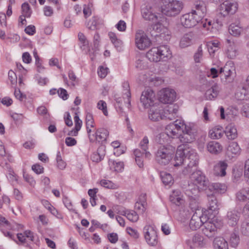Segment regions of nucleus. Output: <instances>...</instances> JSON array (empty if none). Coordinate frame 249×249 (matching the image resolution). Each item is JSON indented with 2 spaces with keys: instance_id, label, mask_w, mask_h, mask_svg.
Here are the masks:
<instances>
[{
  "instance_id": "obj_1",
  "label": "nucleus",
  "mask_w": 249,
  "mask_h": 249,
  "mask_svg": "<svg viewBox=\"0 0 249 249\" xmlns=\"http://www.w3.org/2000/svg\"><path fill=\"white\" fill-rule=\"evenodd\" d=\"M175 148L170 145H160L155 153L156 162L161 165H166L173 158Z\"/></svg>"
},
{
  "instance_id": "obj_2",
  "label": "nucleus",
  "mask_w": 249,
  "mask_h": 249,
  "mask_svg": "<svg viewBox=\"0 0 249 249\" xmlns=\"http://www.w3.org/2000/svg\"><path fill=\"white\" fill-rule=\"evenodd\" d=\"M161 11L168 17H175L183 8V3L178 0H161Z\"/></svg>"
},
{
  "instance_id": "obj_3",
  "label": "nucleus",
  "mask_w": 249,
  "mask_h": 249,
  "mask_svg": "<svg viewBox=\"0 0 249 249\" xmlns=\"http://www.w3.org/2000/svg\"><path fill=\"white\" fill-rule=\"evenodd\" d=\"M171 55L169 47L163 45L152 48L146 53V56L150 61L158 62L166 60L171 57Z\"/></svg>"
},
{
  "instance_id": "obj_4",
  "label": "nucleus",
  "mask_w": 249,
  "mask_h": 249,
  "mask_svg": "<svg viewBox=\"0 0 249 249\" xmlns=\"http://www.w3.org/2000/svg\"><path fill=\"white\" fill-rule=\"evenodd\" d=\"M185 150V165L182 172L184 174H187L195 171L198 164V156L194 149L184 147Z\"/></svg>"
},
{
  "instance_id": "obj_5",
  "label": "nucleus",
  "mask_w": 249,
  "mask_h": 249,
  "mask_svg": "<svg viewBox=\"0 0 249 249\" xmlns=\"http://www.w3.org/2000/svg\"><path fill=\"white\" fill-rule=\"evenodd\" d=\"M197 126L194 124L189 123L185 124L182 134L178 138L182 143H191L194 141L197 133Z\"/></svg>"
},
{
  "instance_id": "obj_6",
  "label": "nucleus",
  "mask_w": 249,
  "mask_h": 249,
  "mask_svg": "<svg viewBox=\"0 0 249 249\" xmlns=\"http://www.w3.org/2000/svg\"><path fill=\"white\" fill-rule=\"evenodd\" d=\"M238 4L236 2L226 0L219 6L218 16L219 18H222L233 15L236 12Z\"/></svg>"
},
{
  "instance_id": "obj_7",
  "label": "nucleus",
  "mask_w": 249,
  "mask_h": 249,
  "mask_svg": "<svg viewBox=\"0 0 249 249\" xmlns=\"http://www.w3.org/2000/svg\"><path fill=\"white\" fill-rule=\"evenodd\" d=\"M148 111L149 118L153 121H159L163 119L162 111L163 107L160 103H155L152 106H150Z\"/></svg>"
},
{
  "instance_id": "obj_8",
  "label": "nucleus",
  "mask_w": 249,
  "mask_h": 249,
  "mask_svg": "<svg viewBox=\"0 0 249 249\" xmlns=\"http://www.w3.org/2000/svg\"><path fill=\"white\" fill-rule=\"evenodd\" d=\"M193 172L191 178L193 183L198 186L201 190L205 189L209 183V181L206 179L205 175L199 170Z\"/></svg>"
},
{
  "instance_id": "obj_9",
  "label": "nucleus",
  "mask_w": 249,
  "mask_h": 249,
  "mask_svg": "<svg viewBox=\"0 0 249 249\" xmlns=\"http://www.w3.org/2000/svg\"><path fill=\"white\" fill-rule=\"evenodd\" d=\"M192 12L183 15L180 18L181 24L185 28H191L196 26L200 19Z\"/></svg>"
},
{
  "instance_id": "obj_10",
  "label": "nucleus",
  "mask_w": 249,
  "mask_h": 249,
  "mask_svg": "<svg viewBox=\"0 0 249 249\" xmlns=\"http://www.w3.org/2000/svg\"><path fill=\"white\" fill-rule=\"evenodd\" d=\"M155 100V94L153 91L149 88L142 92L140 98L141 102L145 108H148L154 104Z\"/></svg>"
},
{
  "instance_id": "obj_11",
  "label": "nucleus",
  "mask_w": 249,
  "mask_h": 249,
  "mask_svg": "<svg viewBox=\"0 0 249 249\" xmlns=\"http://www.w3.org/2000/svg\"><path fill=\"white\" fill-rule=\"evenodd\" d=\"M176 97V93L174 89L166 88L160 91L159 101L163 104H169L173 102Z\"/></svg>"
},
{
  "instance_id": "obj_12",
  "label": "nucleus",
  "mask_w": 249,
  "mask_h": 249,
  "mask_svg": "<svg viewBox=\"0 0 249 249\" xmlns=\"http://www.w3.org/2000/svg\"><path fill=\"white\" fill-rule=\"evenodd\" d=\"M201 189L198 186L195 184H189L188 188L185 191V194L188 196L191 202L190 203V207L194 204L196 206V200L198 197V194Z\"/></svg>"
},
{
  "instance_id": "obj_13",
  "label": "nucleus",
  "mask_w": 249,
  "mask_h": 249,
  "mask_svg": "<svg viewBox=\"0 0 249 249\" xmlns=\"http://www.w3.org/2000/svg\"><path fill=\"white\" fill-rule=\"evenodd\" d=\"M135 43L137 47L140 50H144L150 46L151 44L150 39L142 30H140L136 33Z\"/></svg>"
},
{
  "instance_id": "obj_14",
  "label": "nucleus",
  "mask_w": 249,
  "mask_h": 249,
  "mask_svg": "<svg viewBox=\"0 0 249 249\" xmlns=\"http://www.w3.org/2000/svg\"><path fill=\"white\" fill-rule=\"evenodd\" d=\"M196 206L194 207L196 210L190 221L189 226L192 230H196L203 224L204 222L202 219L203 213L199 209H196Z\"/></svg>"
},
{
  "instance_id": "obj_15",
  "label": "nucleus",
  "mask_w": 249,
  "mask_h": 249,
  "mask_svg": "<svg viewBox=\"0 0 249 249\" xmlns=\"http://www.w3.org/2000/svg\"><path fill=\"white\" fill-rule=\"evenodd\" d=\"M144 238L148 245L155 246L158 244L157 232L152 227L148 226L144 228Z\"/></svg>"
},
{
  "instance_id": "obj_16",
  "label": "nucleus",
  "mask_w": 249,
  "mask_h": 249,
  "mask_svg": "<svg viewBox=\"0 0 249 249\" xmlns=\"http://www.w3.org/2000/svg\"><path fill=\"white\" fill-rule=\"evenodd\" d=\"M178 107L176 104H170L163 109V119L172 120L177 116Z\"/></svg>"
},
{
  "instance_id": "obj_17",
  "label": "nucleus",
  "mask_w": 249,
  "mask_h": 249,
  "mask_svg": "<svg viewBox=\"0 0 249 249\" xmlns=\"http://www.w3.org/2000/svg\"><path fill=\"white\" fill-rule=\"evenodd\" d=\"M219 73L222 79L224 78L228 82H231L233 79L235 69L233 67L226 65L223 68L220 69Z\"/></svg>"
},
{
  "instance_id": "obj_18",
  "label": "nucleus",
  "mask_w": 249,
  "mask_h": 249,
  "mask_svg": "<svg viewBox=\"0 0 249 249\" xmlns=\"http://www.w3.org/2000/svg\"><path fill=\"white\" fill-rule=\"evenodd\" d=\"M184 145H179L177 150L174 158L173 165L175 167L178 168L183 164L185 165V150Z\"/></svg>"
},
{
  "instance_id": "obj_19",
  "label": "nucleus",
  "mask_w": 249,
  "mask_h": 249,
  "mask_svg": "<svg viewBox=\"0 0 249 249\" xmlns=\"http://www.w3.org/2000/svg\"><path fill=\"white\" fill-rule=\"evenodd\" d=\"M169 199L172 203L178 206H181L184 203L183 196L179 190H173Z\"/></svg>"
},
{
  "instance_id": "obj_20",
  "label": "nucleus",
  "mask_w": 249,
  "mask_h": 249,
  "mask_svg": "<svg viewBox=\"0 0 249 249\" xmlns=\"http://www.w3.org/2000/svg\"><path fill=\"white\" fill-rule=\"evenodd\" d=\"M239 217L240 213L235 210H232L227 212L226 219L230 226H235L238 223Z\"/></svg>"
},
{
  "instance_id": "obj_21",
  "label": "nucleus",
  "mask_w": 249,
  "mask_h": 249,
  "mask_svg": "<svg viewBox=\"0 0 249 249\" xmlns=\"http://www.w3.org/2000/svg\"><path fill=\"white\" fill-rule=\"evenodd\" d=\"M141 12L142 17L147 20H156L157 19V16L153 13V10L150 5H144L142 7Z\"/></svg>"
},
{
  "instance_id": "obj_22",
  "label": "nucleus",
  "mask_w": 249,
  "mask_h": 249,
  "mask_svg": "<svg viewBox=\"0 0 249 249\" xmlns=\"http://www.w3.org/2000/svg\"><path fill=\"white\" fill-rule=\"evenodd\" d=\"M241 152V148L237 142H230L227 148L226 154L229 158H233L239 155Z\"/></svg>"
},
{
  "instance_id": "obj_23",
  "label": "nucleus",
  "mask_w": 249,
  "mask_h": 249,
  "mask_svg": "<svg viewBox=\"0 0 249 249\" xmlns=\"http://www.w3.org/2000/svg\"><path fill=\"white\" fill-rule=\"evenodd\" d=\"M203 224H204V228L202 230L203 233L209 237L213 236L217 229V226L213 221L206 222Z\"/></svg>"
},
{
  "instance_id": "obj_24",
  "label": "nucleus",
  "mask_w": 249,
  "mask_h": 249,
  "mask_svg": "<svg viewBox=\"0 0 249 249\" xmlns=\"http://www.w3.org/2000/svg\"><path fill=\"white\" fill-rule=\"evenodd\" d=\"M195 10H192V12L194 13L200 19L206 12L205 3L203 1H196L195 3Z\"/></svg>"
},
{
  "instance_id": "obj_25",
  "label": "nucleus",
  "mask_w": 249,
  "mask_h": 249,
  "mask_svg": "<svg viewBox=\"0 0 249 249\" xmlns=\"http://www.w3.org/2000/svg\"><path fill=\"white\" fill-rule=\"evenodd\" d=\"M186 244L192 249L203 246V238L199 234L195 235L191 239L186 241Z\"/></svg>"
},
{
  "instance_id": "obj_26",
  "label": "nucleus",
  "mask_w": 249,
  "mask_h": 249,
  "mask_svg": "<svg viewBox=\"0 0 249 249\" xmlns=\"http://www.w3.org/2000/svg\"><path fill=\"white\" fill-rule=\"evenodd\" d=\"M106 154V147L104 145L99 146L97 151L94 152L91 156V160L93 162H98L101 161Z\"/></svg>"
},
{
  "instance_id": "obj_27",
  "label": "nucleus",
  "mask_w": 249,
  "mask_h": 249,
  "mask_svg": "<svg viewBox=\"0 0 249 249\" xmlns=\"http://www.w3.org/2000/svg\"><path fill=\"white\" fill-rule=\"evenodd\" d=\"M224 132L229 140H234L238 136L237 129L233 124H228L226 127Z\"/></svg>"
},
{
  "instance_id": "obj_28",
  "label": "nucleus",
  "mask_w": 249,
  "mask_h": 249,
  "mask_svg": "<svg viewBox=\"0 0 249 249\" xmlns=\"http://www.w3.org/2000/svg\"><path fill=\"white\" fill-rule=\"evenodd\" d=\"M227 55L230 59L234 58L237 55V49L233 42L230 39H227Z\"/></svg>"
},
{
  "instance_id": "obj_29",
  "label": "nucleus",
  "mask_w": 249,
  "mask_h": 249,
  "mask_svg": "<svg viewBox=\"0 0 249 249\" xmlns=\"http://www.w3.org/2000/svg\"><path fill=\"white\" fill-rule=\"evenodd\" d=\"M220 91V88L216 84H214L211 88L206 90L205 97L206 99L212 100L217 97Z\"/></svg>"
},
{
  "instance_id": "obj_30",
  "label": "nucleus",
  "mask_w": 249,
  "mask_h": 249,
  "mask_svg": "<svg viewBox=\"0 0 249 249\" xmlns=\"http://www.w3.org/2000/svg\"><path fill=\"white\" fill-rule=\"evenodd\" d=\"M149 140L147 136H144L139 143V147L142 150V152L144 154V158L150 160L152 157V154L147 151L148 149Z\"/></svg>"
},
{
  "instance_id": "obj_31",
  "label": "nucleus",
  "mask_w": 249,
  "mask_h": 249,
  "mask_svg": "<svg viewBox=\"0 0 249 249\" xmlns=\"http://www.w3.org/2000/svg\"><path fill=\"white\" fill-rule=\"evenodd\" d=\"M208 207L209 210L216 212L219 209L218 202L215 196L213 194L208 195Z\"/></svg>"
},
{
  "instance_id": "obj_32",
  "label": "nucleus",
  "mask_w": 249,
  "mask_h": 249,
  "mask_svg": "<svg viewBox=\"0 0 249 249\" xmlns=\"http://www.w3.org/2000/svg\"><path fill=\"white\" fill-rule=\"evenodd\" d=\"M207 148L210 153L217 154L221 152L222 146L219 143L212 141L207 144Z\"/></svg>"
},
{
  "instance_id": "obj_33",
  "label": "nucleus",
  "mask_w": 249,
  "mask_h": 249,
  "mask_svg": "<svg viewBox=\"0 0 249 249\" xmlns=\"http://www.w3.org/2000/svg\"><path fill=\"white\" fill-rule=\"evenodd\" d=\"M108 134L107 130L104 128H100L96 130L95 133V139L99 142H103L106 141Z\"/></svg>"
},
{
  "instance_id": "obj_34",
  "label": "nucleus",
  "mask_w": 249,
  "mask_h": 249,
  "mask_svg": "<svg viewBox=\"0 0 249 249\" xmlns=\"http://www.w3.org/2000/svg\"><path fill=\"white\" fill-rule=\"evenodd\" d=\"M213 243L214 249H228V243L223 237H216Z\"/></svg>"
},
{
  "instance_id": "obj_35",
  "label": "nucleus",
  "mask_w": 249,
  "mask_h": 249,
  "mask_svg": "<svg viewBox=\"0 0 249 249\" xmlns=\"http://www.w3.org/2000/svg\"><path fill=\"white\" fill-rule=\"evenodd\" d=\"M74 120L75 123L74 128L69 132L68 135L69 136H76L82 126V122L79 119L78 115H76L74 116Z\"/></svg>"
},
{
  "instance_id": "obj_36",
  "label": "nucleus",
  "mask_w": 249,
  "mask_h": 249,
  "mask_svg": "<svg viewBox=\"0 0 249 249\" xmlns=\"http://www.w3.org/2000/svg\"><path fill=\"white\" fill-rule=\"evenodd\" d=\"M227 168V164L224 161H220L214 166L215 174L220 176H224L226 174V170Z\"/></svg>"
},
{
  "instance_id": "obj_37",
  "label": "nucleus",
  "mask_w": 249,
  "mask_h": 249,
  "mask_svg": "<svg viewBox=\"0 0 249 249\" xmlns=\"http://www.w3.org/2000/svg\"><path fill=\"white\" fill-rule=\"evenodd\" d=\"M192 35L191 33L185 34L181 38L179 46L182 48H186L190 46L192 44Z\"/></svg>"
},
{
  "instance_id": "obj_38",
  "label": "nucleus",
  "mask_w": 249,
  "mask_h": 249,
  "mask_svg": "<svg viewBox=\"0 0 249 249\" xmlns=\"http://www.w3.org/2000/svg\"><path fill=\"white\" fill-rule=\"evenodd\" d=\"M108 164L111 170L116 172H120L124 168V163L122 161H117L112 160H109Z\"/></svg>"
},
{
  "instance_id": "obj_39",
  "label": "nucleus",
  "mask_w": 249,
  "mask_h": 249,
  "mask_svg": "<svg viewBox=\"0 0 249 249\" xmlns=\"http://www.w3.org/2000/svg\"><path fill=\"white\" fill-rule=\"evenodd\" d=\"M236 197L240 201H244L249 199V188H244L240 190L237 193Z\"/></svg>"
},
{
  "instance_id": "obj_40",
  "label": "nucleus",
  "mask_w": 249,
  "mask_h": 249,
  "mask_svg": "<svg viewBox=\"0 0 249 249\" xmlns=\"http://www.w3.org/2000/svg\"><path fill=\"white\" fill-rule=\"evenodd\" d=\"M124 89V94L126 96L127 107L129 108L130 107L131 93L130 91L129 84L128 82H124L122 85Z\"/></svg>"
},
{
  "instance_id": "obj_41",
  "label": "nucleus",
  "mask_w": 249,
  "mask_h": 249,
  "mask_svg": "<svg viewBox=\"0 0 249 249\" xmlns=\"http://www.w3.org/2000/svg\"><path fill=\"white\" fill-rule=\"evenodd\" d=\"M134 154L135 156V161L140 168H142L143 166L142 157H144L143 152L139 149H136L134 151Z\"/></svg>"
},
{
  "instance_id": "obj_42",
  "label": "nucleus",
  "mask_w": 249,
  "mask_h": 249,
  "mask_svg": "<svg viewBox=\"0 0 249 249\" xmlns=\"http://www.w3.org/2000/svg\"><path fill=\"white\" fill-rule=\"evenodd\" d=\"M210 190L214 191L215 193L222 194L226 192V186L220 183H214L210 186Z\"/></svg>"
},
{
  "instance_id": "obj_43",
  "label": "nucleus",
  "mask_w": 249,
  "mask_h": 249,
  "mask_svg": "<svg viewBox=\"0 0 249 249\" xmlns=\"http://www.w3.org/2000/svg\"><path fill=\"white\" fill-rule=\"evenodd\" d=\"M108 36L112 42L114 44L115 47L118 50L120 51L122 48L123 42L122 40L117 38L116 35L115 33L109 32Z\"/></svg>"
},
{
  "instance_id": "obj_44",
  "label": "nucleus",
  "mask_w": 249,
  "mask_h": 249,
  "mask_svg": "<svg viewBox=\"0 0 249 249\" xmlns=\"http://www.w3.org/2000/svg\"><path fill=\"white\" fill-rule=\"evenodd\" d=\"M229 31L231 35L233 36H238L241 34L242 29L239 25L232 23L229 27Z\"/></svg>"
},
{
  "instance_id": "obj_45",
  "label": "nucleus",
  "mask_w": 249,
  "mask_h": 249,
  "mask_svg": "<svg viewBox=\"0 0 249 249\" xmlns=\"http://www.w3.org/2000/svg\"><path fill=\"white\" fill-rule=\"evenodd\" d=\"M223 135V131L220 128L214 127L211 129L209 136L211 139H218L221 138Z\"/></svg>"
},
{
  "instance_id": "obj_46",
  "label": "nucleus",
  "mask_w": 249,
  "mask_h": 249,
  "mask_svg": "<svg viewBox=\"0 0 249 249\" xmlns=\"http://www.w3.org/2000/svg\"><path fill=\"white\" fill-rule=\"evenodd\" d=\"M161 178L162 181V182L165 185H171L174 183V179L172 175L166 172H163L161 174Z\"/></svg>"
},
{
  "instance_id": "obj_47",
  "label": "nucleus",
  "mask_w": 249,
  "mask_h": 249,
  "mask_svg": "<svg viewBox=\"0 0 249 249\" xmlns=\"http://www.w3.org/2000/svg\"><path fill=\"white\" fill-rule=\"evenodd\" d=\"M235 97L238 100H247L248 97L246 89L244 87L238 89L235 93Z\"/></svg>"
},
{
  "instance_id": "obj_48",
  "label": "nucleus",
  "mask_w": 249,
  "mask_h": 249,
  "mask_svg": "<svg viewBox=\"0 0 249 249\" xmlns=\"http://www.w3.org/2000/svg\"><path fill=\"white\" fill-rule=\"evenodd\" d=\"M143 200H140V201H137L135 205V210L139 213L142 214L145 210V199L144 196H142Z\"/></svg>"
},
{
  "instance_id": "obj_49",
  "label": "nucleus",
  "mask_w": 249,
  "mask_h": 249,
  "mask_svg": "<svg viewBox=\"0 0 249 249\" xmlns=\"http://www.w3.org/2000/svg\"><path fill=\"white\" fill-rule=\"evenodd\" d=\"M165 131L168 137L174 138L179 136L178 135V131L174 127L173 125H171L170 124L166 126Z\"/></svg>"
},
{
  "instance_id": "obj_50",
  "label": "nucleus",
  "mask_w": 249,
  "mask_h": 249,
  "mask_svg": "<svg viewBox=\"0 0 249 249\" xmlns=\"http://www.w3.org/2000/svg\"><path fill=\"white\" fill-rule=\"evenodd\" d=\"M136 67L140 70L146 69L148 68V64L144 57H141L136 61Z\"/></svg>"
},
{
  "instance_id": "obj_51",
  "label": "nucleus",
  "mask_w": 249,
  "mask_h": 249,
  "mask_svg": "<svg viewBox=\"0 0 249 249\" xmlns=\"http://www.w3.org/2000/svg\"><path fill=\"white\" fill-rule=\"evenodd\" d=\"M100 19L98 17L94 16L92 19L87 23V27L91 30H95L96 29L97 25L99 23Z\"/></svg>"
},
{
  "instance_id": "obj_52",
  "label": "nucleus",
  "mask_w": 249,
  "mask_h": 249,
  "mask_svg": "<svg viewBox=\"0 0 249 249\" xmlns=\"http://www.w3.org/2000/svg\"><path fill=\"white\" fill-rule=\"evenodd\" d=\"M239 236L237 234H236L234 232L231 233L230 237L229 243L232 247H237L239 243Z\"/></svg>"
},
{
  "instance_id": "obj_53",
  "label": "nucleus",
  "mask_w": 249,
  "mask_h": 249,
  "mask_svg": "<svg viewBox=\"0 0 249 249\" xmlns=\"http://www.w3.org/2000/svg\"><path fill=\"white\" fill-rule=\"evenodd\" d=\"M124 215L129 221L133 222L137 221L139 219L138 214L134 211L127 210Z\"/></svg>"
},
{
  "instance_id": "obj_54",
  "label": "nucleus",
  "mask_w": 249,
  "mask_h": 249,
  "mask_svg": "<svg viewBox=\"0 0 249 249\" xmlns=\"http://www.w3.org/2000/svg\"><path fill=\"white\" fill-rule=\"evenodd\" d=\"M22 14L24 18H29L31 16L32 10L27 3H24L21 6Z\"/></svg>"
},
{
  "instance_id": "obj_55",
  "label": "nucleus",
  "mask_w": 249,
  "mask_h": 249,
  "mask_svg": "<svg viewBox=\"0 0 249 249\" xmlns=\"http://www.w3.org/2000/svg\"><path fill=\"white\" fill-rule=\"evenodd\" d=\"M170 124L171 125H173L174 127L176 128L178 131H182V132L185 124L184 123V121L181 120H177L174 122V123H171Z\"/></svg>"
},
{
  "instance_id": "obj_56",
  "label": "nucleus",
  "mask_w": 249,
  "mask_h": 249,
  "mask_svg": "<svg viewBox=\"0 0 249 249\" xmlns=\"http://www.w3.org/2000/svg\"><path fill=\"white\" fill-rule=\"evenodd\" d=\"M203 51L202 49V45H200L197 51L195 53L194 55V61L196 63H200L202 58Z\"/></svg>"
},
{
  "instance_id": "obj_57",
  "label": "nucleus",
  "mask_w": 249,
  "mask_h": 249,
  "mask_svg": "<svg viewBox=\"0 0 249 249\" xmlns=\"http://www.w3.org/2000/svg\"><path fill=\"white\" fill-rule=\"evenodd\" d=\"M86 122L87 128H88V126L90 127H94V121L93 117V115L90 113H87L86 116Z\"/></svg>"
},
{
  "instance_id": "obj_58",
  "label": "nucleus",
  "mask_w": 249,
  "mask_h": 249,
  "mask_svg": "<svg viewBox=\"0 0 249 249\" xmlns=\"http://www.w3.org/2000/svg\"><path fill=\"white\" fill-rule=\"evenodd\" d=\"M168 137L166 132L160 133L156 138V141L160 144H163L166 142V139Z\"/></svg>"
},
{
  "instance_id": "obj_59",
  "label": "nucleus",
  "mask_w": 249,
  "mask_h": 249,
  "mask_svg": "<svg viewBox=\"0 0 249 249\" xmlns=\"http://www.w3.org/2000/svg\"><path fill=\"white\" fill-rule=\"evenodd\" d=\"M152 32L154 31L157 33H164L165 32V30H166L164 26L160 22H158L154 24L152 26Z\"/></svg>"
},
{
  "instance_id": "obj_60",
  "label": "nucleus",
  "mask_w": 249,
  "mask_h": 249,
  "mask_svg": "<svg viewBox=\"0 0 249 249\" xmlns=\"http://www.w3.org/2000/svg\"><path fill=\"white\" fill-rule=\"evenodd\" d=\"M241 231L245 235H249V222L245 221L242 222L241 226Z\"/></svg>"
},
{
  "instance_id": "obj_61",
  "label": "nucleus",
  "mask_w": 249,
  "mask_h": 249,
  "mask_svg": "<svg viewBox=\"0 0 249 249\" xmlns=\"http://www.w3.org/2000/svg\"><path fill=\"white\" fill-rule=\"evenodd\" d=\"M97 107L98 109L103 111L105 116H107L108 113L107 109V104L105 101L103 100L99 101L97 104Z\"/></svg>"
},
{
  "instance_id": "obj_62",
  "label": "nucleus",
  "mask_w": 249,
  "mask_h": 249,
  "mask_svg": "<svg viewBox=\"0 0 249 249\" xmlns=\"http://www.w3.org/2000/svg\"><path fill=\"white\" fill-rule=\"evenodd\" d=\"M127 233L135 239H137L139 237V233L135 229H133L130 227H128L126 229Z\"/></svg>"
},
{
  "instance_id": "obj_63",
  "label": "nucleus",
  "mask_w": 249,
  "mask_h": 249,
  "mask_svg": "<svg viewBox=\"0 0 249 249\" xmlns=\"http://www.w3.org/2000/svg\"><path fill=\"white\" fill-rule=\"evenodd\" d=\"M32 170L37 174H41L43 172V167L38 164H36L32 166Z\"/></svg>"
},
{
  "instance_id": "obj_64",
  "label": "nucleus",
  "mask_w": 249,
  "mask_h": 249,
  "mask_svg": "<svg viewBox=\"0 0 249 249\" xmlns=\"http://www.w3.org/2000/svg\"><path fill=\"white\" fill-rule=\"evenodd\" d=\"M244 176L247 179V181L249 183V159L245 162Z\"/></svg>"
}]
</instances>
